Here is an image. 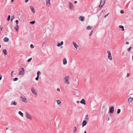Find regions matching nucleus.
Wrapping results in <instances>:
<instances>
[{
	"label": "nucleus",
	"instance_id": "2eb2a0df",
	"mask_svg": "<svg viewBox=\"0 0 133 133\" xmlns=\"http://www.w3.org/2000/svg\"><path fill=\"white\" fill-rule=\"evenodd\" d=\"M80 103L82 104L85 105L86 104V102L85 100L84 99H82L80 101Z\"/></svg>",
	"mask_w": 133,
	"mask_h": 133
},
{
	"label": "nucleus",
	"instance_id": "a19ab883",
	"mask_svg": "<svg viewBox=\"0 0 133 133\" xmlns=\"http://www.w3.org/2000/svg\"><path fill=\"white\" fill-rule=\"evenodd\" d=\"M15 22L17 24L18 23V20H16Z\"/></svg>",
	"mask_w": 133,
	"mask_h": 133
},
{
	"label": "nucleus",
	"instance_id": "f704fd0d",
	"mask_svg": "<svg viewBox=\"0 0 133 133\" xmlns=\"http://www.w3.org/2000/svg\"><path fill=\"white\" fill-rule=\"evenodd\" d=\"M30 47L31 48H34V46L32 44H31L30 45Z\"/></svg>",
	"mask_w": 133,
	"mask_h": 133
},
{
	"label": "nucleus",
	"instance_id": "de8ad7c7",
	"mask_svg": "<svg viewBox=\"0 0 133 133\" xmlns=\"http://www.w3.org/2000/svg\"><path fill=\"white\" fill-rule=\"evenodd\" d=\"M77 3V1H76L74 2V3L75 4H76Z\"/></svg>",
	"mask_w": 133,
	"mask_h": 133
},
{
	"label": "nucleus",
	"instance_id": "603ef678",
	"mask_svg": "<svg viewBox=\"0 0 133 133\" xmlns=\"http://www.w3.org/2000/svg\"><path fill=\"white\" fill-rule=\"evenodd\" d=\"M14 71H12L11 72V76H12V74L14 72Z\"/></svg>",
	"mask_w": 133,
	"mask_h": 133
},
{
	"label": "nucleus",
	"instance_id": "aec40b11",
	"mask_svg": "<svg viewBox=\"0 0 133 133\" xmlns=\"http://www.w3.org/2000/svg\"><path fill=\"white\" fill-rule=\"evenodd\" d=\"M128 101L129 103H132L133 102V98H129L128 99Z\"/></svg>",
	"mask_w": 133,
	"mask_h": 133
},
{
	"label": "nucleus",
	"instance_id": "ea45409f",
	"mask_svg": "<svg viewBox=\"0 0 133 133\" xmlns=\"http://www.w3.org/2000/svg\"><path fill=\"white\" fill-rule=\"evenodd\" d=\"M130 74L128 73L127 74L126 76L127 77H128L130 76Z\"/></svg>",
	"mask_w": 133,
	"mask_h": 133
},
{
	"label": "nucleus",
	"instance_id": "6ab92c4d",
	"mask_svg": "<svg viewBox=\"0 0 133 133\" xmlns=\"http://www.w3.org/2000/svg\"><path fill=\"white\" fill-rule=\"evenodd\" d=\"M17 102H14L12 101L11 103V105H16L17 104Z\"/></svg>",
	"mask_w": 133,
	"mask_h": 133
},
{
	"label": "nucleus",
	"instance_id": "49530a36",
	"mask_svg": "<svg viewBox=\"0 0 133 133\" xmlns=\"http://www.w3.org/2000/svg\"><path fill=\"white\" fill-rule=\"evenodd\" d=\"M29 1V0H25V3H27Z\"/></svg>",
	"mask_w": 133,
	"mask_h": 133
},
{
	"label": "nucleus",
	"instance_id": "6e6d98bb",
	"mask_svg": "<svg viewBox=\"0 0 133 133\" xmlns=\"http://www.w3.org/2000/svg\"><path fill=\"white\" fill-rule=\"evenodd\" d=\"M84 133H87V132L86 131H85L84 132Z\"/></svg>",
	"mask_w": 133,
	"mask_h": 133
},
{
	"label": "nucleus",
	"instance_id": "c85d7f7f",
	"mask_svg": "<svg viewBox=\"0 0 133 133\" xmlns=\"http://www.w3.org/2000/svg\"><path fill=\"white\" fill-rule=\"evenodd\" d=\"M30 23L32 24H34L35 23V21H31L30 22Z\"/></svg>",
	"mask_w": 133,
	"mask_h": 133
},
{
	"label": "nucleus",
	"instance_id": "f03ea898",
	"mask_svg": "<svg viewBox=\"0 0 133 133\" xmlns=\"http://www.w3.org/2000/svg\"><path fill=\"white\" fill-rule=\"evenodd\" d=\"M19 75H20L23 76L25 73V70L23 68H20L19 70Z\"/></svg>",
	"mask_w": 133,
	"mask_h": 133
},
{
	"label": "nucleus",
	"instance_id": "39448f33",
	"mask_svg": "<svg viewBox=\"0 0 133 133\" xmlns=\"http://www.w3.org/2000/svg\"><path fill=\"white\" fill-rule=\"evenodd\" d=\"M72 44L75 48L76 50H79L80 49L78 45L77 44L76 42H72Z\"/></svg>",
	"mask_w": 133,
	"mask_h": 133
},
{
	"label": "nucleus",
	"instance_id": "473e14b6",
	"mask_svg": "<svg viewBox=\"0 0 133 133\" xmlns=\"http://www.w3.org/2000/svg\"><path fill=\"white\" fill-rule=\"evenodd\" d=\"M18 80V78H14L13 80L14 81H16Z\"/></svg>",
	"mask_w": 133,
	"mask_h": 133
},
{
	"label": "nucleus",
	"instance_id": "79ce46f5",
	"mask_svg": "<svg viewBox=\"0 0 133 133\" xmlns=\"http://www.w3.org/2000/svg\"><path fill=\"white\" fill-rule=\"evenodd\" d=\"M2 76L1 75H0V81L2 79Z\"/></svg>",
	"mask_w": 133,
	"mask_h": 133
},
{
	"label": "nucleus",
	"instance_id": "7c9ffc66",
	"mask_svg": "<svg viewBox=\"0 0 133 133\" xmlns=\"http://www.w3.org/2000/svg\"><path fill=\"white\" fill-rule=\"evenodd\" d=\"M10 15H8V19H7V20L8 21H9L10 20Z\"/></svg>",
	"mask_w": 133,
	"mask_h": 133
},
{
	"label": "nucleus",
	"instance_id": "a18cd8bd",
	"mask_svg": "<svg viewBox=\"0 0 133 133\" xmlns=\"http://www.w3.org/2000/svg\"><path fill=\"white\" fill-rule=\"evenodd\" d=\"M2 29L3 27L0 26V29H1V30H2Z\"/></svg>",
	"mask_w": 133,
	"mask_h": 133
},
{
	"label": "nucleus",
	"instance_id": "4c0bfd02",
	"mask_svg": "<svg viewBox=\"0 0 133 133\" xmlns=\"http://www.w3.org/2000/svg\"><path fill=\"white\" fill-rule=\"evenodd\" d=\"M124 11L123 10H122L120 11V13L121 14H123L124 13Z\"/></svg>",
	"mask_w": 133,
	"mask_h": 133
},
{
	"label": "nucleus",
	"instance_id": "c756f323",
	"mask_svg": "<svg viewBox=\"0 0 133 133\" xmlns=\"http://www.w3.org/2000/svg\"><path fill=\"white\" fill-rule=\"evenodd\" d=\"M121 110L120 109H118L117 110V114H119V113L121 112Z\"/></svg>",
	"mask_w": 133,
	"mask_h": 133
},
{
	"label": "nucleus",
	"instance_id": "393cba45",
	"mask_svg": "<svg viewBox=\"0 0 133 133\" xmlns=\"http://www.w3.org/2000/svg\"><path fill=\"white\" fill-rule=\"evenodd\" d=\"M92 28V27L91 26H88L87 27L86 29L87 30H90Z\"/></svg>",
	"mask_w": 133,
	"mask_h": 133
},
{
	"label": "nucleus",
	"instance_id": "72a5a7b5",
	"mask_svg": "<svg viewBox=\"0 0 133 133\" xmlns=\"http://www.w3.org/2000/svg\"><path fill=\"white\" fill-rule=\"evenodd\" d=\"M132 48V47L131 46H130V47L129 48H128V49H127V50L129 51L130 50H131V49Z\"/></svg>",
	"mask_w": 133,
	"mask_h": 133
},
{
	"label": "nucleus",
	"instance_id": "3c124183",
	"mask_svg": "<svg viewBox=\"0 0 133 133\" xmlns=\"http://www.w3.org/2000/svg\"><path fill=\"white\" fill-rule=\"evenodd\" d=\"M14 0H11V2H12H12H13L14 1Z\"/></svg>",
	"mask_w": 133,
	"mask_h": 133
},
{
	"label": "nucleus",
	"instance_id": "f257e3e1",
	"mask_svg": "<svg viewBox=\"0 0 133 133\" xmlns=\"http://www.w3.org/2000/svg\"><path fill=\"white\" fill-rule=\"evenodd\" d=\"M70 78V77L69 76L67 75L65 76L63 79L64 83L66 84H70V83L69 81Z\"/></svg>",
	"mask_w": 133,
	"mask_h": 133
},
{
	"label": "nucleus",
	"instance_id": "8fccbe9b",
	"mask_svg": "<svg viewBox=\"0 0 133 133\" xmlns=\"http://www.w3.org/2000/svg\"><path fill=\"white\" fill-rule=\"evenodd\" d=\"M126 44H129V42H126Z\"/></svg>",
	"mask_w": 133,
	"mask_h": 133
},
{
	"label": "nucleus",
	"instance_id": "a211bd4d",
	"mask_svg": "<svg viewBox=\"0 0 133 133\" xmlns=\"http://www.w3.org/2000/svg\"><path fill=\"white\" fill-rule=\"evenodd\" d=\"M3 40L4 42H7L9 41V39L8 37H5L3 38Z\"/></svg>",
	"mask_w": 133,
	"mask_h": 133
},
{
	"label": "nucleus",
	"instance_id": "58836bf2",
	"mask_svg": "<svg viewBox=\"0 0 133 133\" xmlns=\"http://www.w3.org/2000/svg\"><path fill=\"white\" fill-rule=\"evenodd\" d=\"M93 32V30H92L91 32V33H90V36L92 34V33Z\"/></svg>",
	"mask_w": 133,
	"mask_h": 133
},
{
	"label": "nucleus",
	"instance_id": "bb28decb",
	"mask_svg": "<svg viewBox=\"0 0 133 133\" xmlns=\"http://www.w3.org/2000/svg\"><path fill=\"white\" fill-rule=\"evenodd\" d=\"M15 29L16 30L17 32L18 31V27L17 25L15 27Z\"/></svg>",
	"mask_w": 133,
	"mask_h": 133
},
{
	"label": "nucleus",
	"instance_id": "13d9d810",
	"mask_svg": "<svg viewBox=\"0 0 133 133\" xmlns=\"http://www.w3.org/2000/svg\"><path fill=\"white\" fill-rule=\"evenodd\" d=\"M132 60H133V55L132 56Z\"/></svg>",
	"mask_w": 133,
	"mask_h": 133
},
{
	"label": "nucleus",
	"instance_id": "cd10ccee",
	"mask_svg": "<svg viewBox=\"0 0 133 133\" xmlns=\"http://www.w3.org/2000/svg\"><path fill=\"white\" fill-rule=\"evenodd\" d=\"M41 74V72L39 71H38L37 73V76H39Z\"/></svg>",
	"mask_w": 133,
	"mask_h": 133
},
{
	"label": "nucleus",
	"instance_id": "09e8293b",
	"mask_svg": "<svg viewBox=\"0 0 133 133\" xmlns=\"http://www.w3.org/2000/svg\"><path fill=\"white\" fill-rule=\"evenodd\" d=\"M80 102H79V101H76V102H77V103H80Z\"/></svg>",
	"mask_w": 133,
	"mask_h": 133
},
{
	"label": "nucleus",
	"instance_id": "4468645a",
	"mask_svg": "<svg viewBox=\"0 0 133 133\" xmlns=\"http://www.w3.org/2000/svg\"><path fill=\"white\" fill-rule=\"evenodd\" d=\"M63 64L64 65H66L67 64V62L66 58H64L63 60Z\"/></svg>",
	"mask_w": 133,
	"mask_h": 133
},
{
	"label": "nucleus",
	"instance_id": "ddd939ff",
	"mask_svg": "<svg viewBox=\"0 0 133 133\" xmlns=\"http://www.w3.org/2000/svg\"><path fill=\"white\" fill-rule=\"evenodd\" d=\"M105 1V0H101L100 1V8H101L104 4Z\"/></svg>",
	"mask_w": 133,
	"mask_h": 133
},
{
	"label": "nucleus",
	"instance_id": "0eeeda50",
	"mask_svg": "<svg viewBox=\"0 0 133 133\" xmlns=\"http://www.w3.org/2000/svg\"><path fill=\"white\" fill-rule=\"evenodd\" d=\"M31 90L32 92V93L36 96L37 95V92L34 89V88L33 87H32L31 88Z\"/></svg>",
	"mask_w": 133,
	"mask_h": 133
},
{
	"label": "nucleus",
	"instance_id": "2f4dec72",
	"mask_svg": "<svg viewBox=\"0 0 133 133\" xmlns=\"http://www.w3.org/2000/svg\"><path fill=\"white\" fill-rule=\"evenodd\" d=\"M32 59V58H31L28 59L27 60V62H29L31 61Z\"/></svg>",
	"mask_w": 133,
	"mask_h": 133
},
{
	"label": "nucleus",
	"instance_id": "37998d69",
	"mask_svg": "<svg viewBox=\"0 0 133 133\" xmlns=\"http://www.w3.org/2000/svg\"><path fill=\"white\" fill-rule=\"evenodd\" d=\"M109 14V13H108L107 14V15H105L104 17L105 18Z\"/></svg>",
	"mask_w": 133,
	"mask_h": 133
},
{
	"label": "nucleus",
	"instance_id": "dca6fc26",
	"mask_svg": "<svg viewBox=\"0 0 133 133\" xmlns=\"http://www.w3.org/2000/svg\"><path fill=\"white\" fill-rule=\"evenodd\" d=\"M56 102L57 105L60 106L61 103V101L59 99H57L56 100Z\"/></svg>",
	"mask_w": 133,
	"mask_h": 133
},
{
	"label": "nucleus",
	"instance_id": "f3484780",
	"mask_svg": "<svg viewBox=\"0 0 133 133\" xmlns=\"http://www.w3.org/2000/svg\"><path fill=\"white\" fill-rule=\"evenodd\" d=\"M87 122L85 120H84L82 122V127H83L85 126L87 124Z\"/></svg>",
	"mask_w": 133,
	"mask_h": 133
},
{
	"label": "nucleus",
	"instance_id": "a878e982",
	"mask_svg": "<svg viewBox=\"0 0 133 133\" xmlns=\"http://www.w3.org/2000/svg\"><path fill=\"white\" fill-rule=\"evenodd\" d=\"M119 28H120L122 29V31H124V26H123L122 25H120L119 26Z\"/></svg>",
	"mask_w": 133,
	"mask_h": 133
},
{
	"label": "nucleus",
	"instance_id": "4be33fe9",
	"mask_svg": "<svg viewBox=\"0 0 133 133\" xmlns=\"http://www.w3.org/2000/svg\"><path fill=\"white\" fill-rule=\"evenodd\" d=\"M74 133H75L77 131V128L76 127H75L73 128Z\"/></svg>",
	"mask_w": 133,
	"mask_h": 133
},
{
	"label": "nucleus",
	"instance_id": "20e7f679",
	"mask_svg": "<svg viewBox=\"0 0 133 133\" xmlns=\"http://www.w3.org/2000/svg\"><path fill=\"white\" fill-rule=\"evenodd\" d=\"M69 7L71 10H73L74 9V6L73 4L70 2H68V4Z\"/></svg>",
	"mask_w": 133,
	"mask_h": 133
},
{
	"label": "nucleus",
	"instance_id": "1a4fd4ad",
	"mask_svg": "<svg viewBox=\"0 0 133 133\" xmlns=\"http://www.w3.org/2000/svg\"><path fill=\"white\" fill-rule=\"evenodd\" d=\"M107 53L108 54V58L111 60H112V58L111 56V54L110 51H107Z\"/></svg>",
	"mask_w": 133,
	"mask_h": 133
},
{
	"label": "nucleus",
	"instance_id": "412c9836",
	"mask_svg": "<svg viewBox=\"0 0 133 133\" xmlns=\"http://www.w3.org/2000/svg\"><path fill=\"white\" fill-rule=\"evenodd\" d=\"M3 52L5 55H6L7 54V50L5 49H3Z\"/></svg>",
	"mask_w": 133,
	"mask_h": 133
},
{
	"label": "nucleus",
	"instance_id": "864d4df0",
	"mask_svg": "<svg viewBox=\"0 0 133 133\" xmlns=\"http://www.w3.org/2000/svg\"><path fill=\"white\" fill-rule=\"evenodd\" d=\"M109 119H110L109 117H108V119H107V120H108V121H109Z\"/></svg>",
	"mask_w": 133,
	"mask_h": 133
},
{
	"label": "nucleus",
	"instance_id": "c9c22d12",
	"mask_svg": "<svg viewBox=\"0 0 133 133\" xmlns=\"http://www.w3.org/2000/svg\"><path fill=\"white\" fill-rule=\"evenodd\" d=\"M39 77L37 76V77L35 79L37 81H38L39 79Z\"/></svg>",
	"mask_w": 133,
	"mask_h": 133
},
{
	"label": "nucleus",
	"instance_id": "5fc2aeb1",
	"mask_svg": "<svg viewBox=\"0 0 133 133\" xmlns=\"http://www.w3.org/2000/svg\"><path fill=\"white\" fill-rule=\"evenodd\" d=\"M103 10H102L101 11V12L100 13V14H101V13H102V12H103Z\"/></svg>",
	"mask_w": 133,
	"mask_h": 133
},
{
	"label": "nucleus",
	"instance_id": "6e6552de",
	"mask_svg": "<svg viewBox=\"0 0 133 133\" xmlns=\"http://www.w3.org/2000/svg\"><path fill=\"white\" fill-rule=\"evenodd\" d=\"M21 100L24 103H26L27 102V101L26 98L24 97V96H21L20 97Z\"/></svg>",
	"mask_w": 133,
	"mask_h": 133
},
{
	"label": "nucleus",
	"instance_id": "9d476101",
	"mask_svg": "<svg viewBox=\"0 0 133 133\" xmlns=\"http://www.w3.org/2000/svg\"><path fill=\"white\" fill-rule=\"evenodd\" d=\"M114 111V108L113 106H111L109 108V112L111 114H113Z\"/></svg>",
	"mask_w": 133,
	"mask_h": 133
},
{
	"label": "nucleus",
	"instance_id": "c03bdc74",
	"mask_svg": "<svg viewBox=\"0 0 133 133\" xmlns=\"http://www.w3.org/2000/svg\"><path fill=\"white\" fill-rule=\"evenodd\" d=\"M57 91H59V92H60V89L59 88H58L57 89Z\"/></svg>",
	"mask_w": 133,
	"mask_h": 133
},
{
	"label": "nucleus",
	"instance_id": "f8f14e48",
	"mask_svg": "<svg viewBox=\"0 0 133 133\" xmlns=\"http://www.w3.org/2000/svg\"><path fill=\"white\" fill-rule=\"evenodd\" d=\"M63 41H62L60 43L58 42L57 43V46L58 47L61 46V48H62L63 47L62 46H61L62 45H63Z\"/></svg>",
	"mask_w": 133,
	"mask_h": 133
},
{
	"label": "nucleus",
	"instance_id": "4d7b16f0",
	"mask_svg": "<svg viewBox=\"0 0 133 133\" xmlns=\"http://www.w3.org/2000/svg\"><path fill=\"white\" fill-rule=\"evenodd\" d=\"M44 43H43V44H42V45H44Z\"/></svg>",
	"mask_w": 133,
	"mask_h": 133
},
{
	"label": "nucleus",
	"instance_id": "e433bc0d",
	"mask_svg": "<svg viewBox=\"0 0 133 133\" xmlns=\"http://www.w3.org/2000/svg\"><path fill=\"white\" fill-rule=\"evenodd\" d=\"M14 18V16H12L11 19V21H12L13 20Z\"/></svg>",
	"mask_w": 133,
	"mask_h": 133
},
{
	"label": "nucleus",
	"instance_id": "bf43d9fd",
	"mask_svg": "<svg viewBox=\"0 0 133 133\" xmlns=\"http://www.w3.org/2000/svg\"><path fill=\"white\" fill-rule=\"evenodd\" d=\"M99 8H100V5L99 6Z\"/></svg>",
	"mask_w": 133,
	"mask_h": 133
},
{
	"label": "nucleus",
	"instance_id": "5701e85b",
	"mask_svg": "<svg viewBox=\"0 0 133 133\" xmlns=\"http://www.w3.org/2000/svg\"><path fill=\"white\" fill-rule=\"evenodd\" d=\"M30 8L31 10L34 13H35V10L34 9L33 7L32 6H30Z\"/></svg>",
	"mask_w": 133,
	"mask_h": 133
},
{
	"label": "nucleus",
	"instance_id": "423d86ee",
	"mask_svg": "<svg viewBox=\"0 0 133 133\" xmlns=\"http://www.w3.org/2000/svg\"><path fill=\"white\" fill-rule=\"evenodd\" d=\"M45 5L47 6H49L51 4V0H46Z\"/></svg>",
	"mask_w": 133,
	"mask_h": 133
},
{
	"label": "nucleus",
	"instance_id": "052dcab7",
	"mask_svg": "<svg viewBox=\"0 0 133 133\" xmlns=\"http://www.w3.org/2000/svg\"><path fill=\"white\" fill-rule=\"evenodd\" d=\"M8 129V128H6V129Z\"/></svg>",
	"mask_w": 133,
	"mask_h": 133
},
{
	"label": "nucleus",
	"instance_id": "7ed1b4c3",
	"mask_svg": "<svg viewBox=\"0 0 133 133\" xmlns=\"http://www.w3.org/2000/svg\"><path fill=\"white\" fill-rule=\"evenodd\" d=\"M25 116L26 118L28 119L32 120V116L28 112H26L25 113Z\"/></svg>",
	"mask_w": 133,
	"mask_h": 133
},
{
	"label": "nucleus",
	"instance_id": "9b49d317",
	"mask_svg": "<svg viewBox=\"0 0 133 133\" xmlns=\"http://www.w3.org/2000/svg\"><path fill=\"white\" fill-rule=\"evenodd\" d=\"M79 20L82 22L84 21H85V18L83 16H80L78 17Z\"/></svg>",
	"mask_w": 133,
	"mask_h": 133
},
{
	"label": "nucleus",
	"instance_id": "b1692460",
	"mask_svg": "<svg viewBox=\"0 0 133 133\" xmlns=\"http://www.w3.org/2000/svg\"><path fill=\"white\" fill-rule=\"evenodd\" d=\"M18 114L22 117H23L24 115L23 113L21 111H19L18 112Z\"/></svg>",
	"mask_w": 133,
	"mask_h": 133
}]
</instances>
